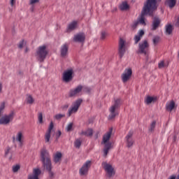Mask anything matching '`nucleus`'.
I'll use <instances>...</instances> for the list:
<instances>
[{
	"mask_svg": "<svg viewBox=\"0 0 179 179\" xmlns=\"http://www.w3.org/2000/svg\"><path fill=\"white\" fill-rule=\"evenodd\" d=\"M175 27H179V16L177 17V19L175 22Z\"/></svg>",
	"mask_w": 179,
	"mask_h": 179,
	"instance_id": "48",
	"label": "nucleus"
},
{
	"mask_svg": "<svg viewBox=\"0 0 179 179\" xmlns=\"http://www.w3.org/2000/svg\"><path fill=\"white\" fill-rule=\"evenodd\" d=\"M62 135V132L60 130L57 131V132L56 133V140H58L59 138V137Z\"/></svg>",
	"mask_w": 179,
	"mask_h": 179,
	"instance_id": "44",
	"label": "nucleus"
},
{
	"mask_svg": "<svg viewBox=\"0 0 179 179\" xmlns=\"http://www.w3.org/2000/svg\"><path fill=\"white\" fill-rule=\"evenodd\" d=\"M55 125L54 122H50L48 129L47 130L46 133H45L44 135V139H45V143H48L50 140L51 137V133H52V130L54 129Z\"/></svg>",
	"mask_w": 179,
	"mask_h": 179,
	"instance_id": "13",
	"label": "nucleus"
},
{
	"mask_svg": "<svg viewBox=\"0 0 179 179\" xmlns=\"http://www.w3.org/2000/svg\"><path fill=\"white\" fill-rule=\"evenodd\" d=\"M5 108V102H2L0 105V115L1 114V112L4 110Z\"/></svg>",
	"mask_w": 179,
	"mask_h": 179,
	"instance_id": "42",
	"label": "nucleus"
},
{
	"mask_svg": "<svg viewBox=\"0 0 179 179\" xmlns=\"http://www.w3.org/2000/svg\"><path fill=\"white\" fill-rule=\"evenodd\" d=\"M159 42V36H155L152 39V43L155 45H156L157 44H158V43Z\"/></svg>",
	"mask_w": 179,
	"mask_h": 179,
	"instance_id": "38",
	"label": "nucleus"
},
{
	"mask_svg": "<svg viewBox=\"0 0 179 179\" xmlns=\"http://www.w3.org/2000/svg\"><path fill=\"white\" fill-rule=\"evenodd\" d=\"M80 135H84L87 137H92L93 135V130L91 128L87 129L85 131H82Z\"/></svg>",
	"mask_w": 179,
	"mask_h": 179,
	"instance_id": "26",
	"label": "nucleus"
},
{
	"mask_svg": "<svg viewBox=\"0 0 179 179\" xmlns=\"http://www.w3.org/2000/svg\"><path fill=\"white\" fill-rule=\"evenodd\" d=\"M73 78V70L72 69H68L64 72L63 81L66 83L72 81Z\"/></svg>",
	"mask_w": 179,
	"mask_h": 179,
	"instance_id": "12",
	"label": "nucleus"
},
{
	"mask_svg": "<svg viewBox=\"0 0 179 179\" xmlns=\"http://www.w3.org/2000/svg\"><path fill=\"white\" fill-rule=\"evenodd\" d=\"M176 139H177V136H173V142H176Z\"/></svg>",
	"mask_w": 179,
	"mask_h": 179,
	"instance_id": "55",
	"label": "nucleus"
},
{
	"mask_svg": "<svg viewBox=\"0 0 179 179\" xmlns=\"http://www.w3.org/2000/svg\"><path fill=\"white\" fill-rule=\"evenodd\" d=\"M156 101H157V98H156V97H153V96H147V98L145 99V102L146 103L147 105H150V104H151L152 102H155Z\"/></svg>",
	"mask_w": 179,
	"mask_h": 179,
	"instance_id": "30",
	"label": "nucleus"
},
{
	"mask_svg": "<svg viewBox=\"0 0 179 179\" xmlns=\"http://www.w3.org/2000/svg\"><path fill=\"white\" fill-rule=\"evenodd\" d=\"M120 8L121 10H127L129 8V6L128 5V3L127 2H123L120 5Z\"/></svg>",
	"mask_w": 179,
	"mask_h": 179,
	"instance_id": "32",
	"label": "nucleus"
},
{
	"mask_svg": "<svg viewBox=\"0 0 179 179\" xmlns=\"http://www.w3.org/2000/svg\"><path fill=\"white\" fill-rule=\"evenodd\" d=\"M43 168L47 170L48 171L52 170V164H51V161L46 160L42 162Z\"/></svg>",
	"mask_w": 179,
	"mask_h": 179,
	"instance_id": "22",
	"label": "nucleus"
},
{
	"mask_svg": "<svg viewBox=\"0 0 179 179\" xmlns=\"http://www.w3.org/2000/svg\"><path fill=\"white\" fill-rule=\"evenodd\" d=\"M176 108H177L176 106V101L173 100L168 101V103H166V110L169 112H171Z\"/></svg>",
	"mask_w": 179,
	"mask_h": 179,
	"instance_id": "21",
	"label": "nucleus"
},
{
	"mask_svg": "<svg viewBox=\"0 0 179 179\" xmlns=\"http://www.w3.org/2000/svg\"><path fill=\"white\" fill-rule=\"evenodd\" d=\"M160 20L158 17H154L152 24V30H157L160 24Z\"/></svg>",
	"mask_w": 179,
	"mask_h": 179,
	"instance_id": "25",
	"label": "nucleus"
},
{
	"mask_svg": "<svg viewBox=\"0 0 179 179\" xmlns=\"http://www.w3.org/2000/svg\"><path fill=\"white\" fill-rule=\"evenodd\" d=\"M150 49V43L147 40H144L138 43V52L139 54H143L145 56L148 55Z\"/></svg>",
	"mask_w": 179,
	"mask_h": 179,
	"instance_id": "5",
	"label": "nucleus"
},
{
	"mask_svg": "<svg viewBox=\"0 0 179 179\" xmlns=\"http://www.w3.org/2000/svg\"><path fill=\"white\" fill-rule=\"evenodd\" d=\"M10 150V147H7L5 152H6V155H8V154L9 153Z\"/></svg>",
	"mask_w": 179,
	"mask_h": 179,
	"instance_id": "50",
	"label": "nucleus"
},
{
	"mask_svg": "<svg viewBox=\"0 0 179 179\" xmlns=\"http://www.w3.org/2000/svg\"><path fill=\"white\" fill-rule=\"evenodd\" d=\"M48 55V50L47 49L46 45H43L39 46L36 49V57L37 60L41 63L44 62Z\"/></svg>",
	"mask_w": 179,
	"mask_h": 179,
	"instance_id": "4",
	"label": "nucleus"
},
{
	"mask_svg": "<svg viewBox=\"0 0 179 179\" xmlns=\"http://www.w3.org/2000/svg\"><path fill=\"white\" fill-rule=\"evenodd\" d=\"M133 131H130L127 133V136H125L126 143L127 144V148H131L133 144L135 143V141L132 138Z\"/></svg>",
	"mask_w": 179,
	"mask_h": 179,
	"instance_id": "17",
	"label": "nucleus"
},
{
	"mask_svg": "<svg viewBox=\"0 0 179 179\" xmlns=\"http://www.w3.org/2000/svg\"><path fill=\"white\" fill-rule=\"evenodd\" d=\"M13 141L14 143L15 141L18 142V145H20V148H22V146L23 145V134L22 131H19L18 133H17L16 136L13 137Z\"/></svg>",
	"mask_w": 179,
	"mask_h": 179,
	"instance_id": "16",
	"label": "nucleus"
},
{
	"mask_svg": "<svg viewBox=\"0 0 179 179\" xmlns=\"http://www.w3.org/2000/svg\"><path fill=\"white\" fill-rule=\"evenodd\" d=\"M164 66V62H160V63H159V69H163Z\"/></svg>",
	"mask_w": 179,
	"mask_h": 179,
	"instance_id": "46",
	"label": "nucleus"
},
{
	"mask_svg": "<svg viewBox=\"0 0 179 179\" xmlns=\"http://www.w3.org/2000/svg\"><path fill=\"white\" fill-rule=\"evenodd\" d=\"M138 24H139V22H138V21H135L134 22H133L132 26H131L133 29H136L137 28V27L138 26Z\"/></svg>",
	"mask_w": 179,
	"mask_h": 179,
	"instance_id": "40",
	"label": "nucleus"
},
{
	"mask_svg": "<svg viewBox=\"0 0 179 179\" xmlns=\"http://www.w3.org/2000/svg\"><path fill=\"white\" fill-rule=\"evenodd\" d=\"M82 103V99H78L74 103H73V106H71L68 110V117H71L73 114L76 113Z\"/></svg>",
	"mask_w": 179,
	"mask_h": 179,
	"instance_id": "6",
	"label": "nucleus"
},
{
	"mask_svg": "<svg viewBox=\"0 0 179 179\" xmlns=\"http://www.w3.org/2000/svg\"><path fill=\"white\" fill-rule=\"evenodd\" d=\"M173 27L171 24H168L165 26L166 34L171 35L173 31Z\"/></svg>",
	"mask_w": 179,
	"mask_h": 179,
	"instance_id": "28",
	"label": "nucleus"
},
{
	"mask_svg": "<svg viewBox=\"0 0 179 179\" xmlns=\"http://www.w3.org/2000/svg\"><path fill=\"white\" fill-rule=\"evenodd\" d=\"M65 117V115L64 114H62V113H58L57 115H55L54 116V118L56 120H62L63 117Z\"/></svg>",
	"mask_w": 179,
	"mask_h": 179,
	"instance_id": "35",
	"label": "nucleus"
},
{
	"mask_svg": "<svg viewBox=\"0 0 179 179\" xmlns=\"http://www.w3.org/2000/svg\"><path fill=\"white\" fill-rule=\"evenodd\" d=\"M121 104H122V100L121 99H116L113 101V104L110 106L109 108V115L108 120H112L115 119L119 115V108L121 107Z\"/></svg>",
	"mask_w": 179,
	"mask_h": 179,
	"instance_id": "2",
	"label": "nucleus"
},
{
	"mask_svg": "<svg viewBox=\"0 0 179 179\" xmlns=\"http://www.w3.org/2000/svg\"><path fill=\"white\" fill-rule=\"evenodd\" d=\"M157 0H147L144 3L141 15L137 20L138 23L140 24L145 25V16L149 15L150 17H153V13L155 10H157Z\"/></svg>",
	"mask_w": 179,
	"mask_h": 179,
	"instance_id": "1",
	"label": "nucleus"
},
{
	"mask_svg": "<svg viewBox=\"0 0 179 179\" xmlns=\"http://www.w3.org/2000/svg\"><path fill=\"white\" fill-rule=\"evenodd\" d=\"M84 90L88 92H90V90L88 87H84Z\"/></svg>",
	"mask_w": 179,
	"mask_h": 179,
	"instance_id": "53",
	"label": "nucleus"
},
{
	"mask_svg": "<svg viewBox=\"0 0 179 179\" xmlns=\"http://www.w3.org/2000/svg\"><path fill=\"white\" fill-rule=\"evenodd\" d=\"M113 133V129H110V130L103 135V143L105 145L104 149H103V157H107V155H108L110 150L112 148V143L109 142L111 135Z\"/></svg>",
	"mask_w": 179,
	"mask_h": 179,
	"instance_id": "3",
	"label": "nucleus"
},
{
	"mask_svg": "<svg viewBox=\"0 0 179 179\" xmlns=\"http://www.w3.org/2000/svg\"><path fill=\"white\" fill-rule=\"evenodd\" d=\"M28 50H29V49H28V48H26V49H25V52H28Z\"/></svg>",
	"mask_w": 179,
	"mask_h": 179,
	"instance_id": "57",
	"label": "nucleus"
},
{
	"mask_svg": "<svg viewBox=\"0 0 179 179\" xmlns=\"http://www.w3.org/2000/svg\"><path fill=\"white\" fill-rule=\"evenodd\" d=\"M178 58H179V51H178Z\"/></svg>",
	"mask_w": 179,
	"mask_h": 179,
	"instance_id": "58",
	"label": "nucleus"
},
{
	"mask_svg": "<svg viewBox=\"0 0 179 179\" xmlns=\"http://www.w3.org/2000/svg\"><path fill=\"white\" fill-rule=\"evenodd\" d=\"M48 171V173H49V176H50V178H54V177H55V173L52 172V170H50V171Z\"/></svg>",
	"mask_w": 179,
	"mask_h": 179,
	"instance_id": "43",
	"label": "nucleus"
},
{
	"mask_svg": "<svg viewBox=\"0 0 179 179\" xmlns=\"http://www.w3.org/2000/svg\"><path fill=\"white\" fill-rule=\"evenodd\" d=\"M24 44H26V42L24 40H22L20 43H18V48L22 49L23 48Z\"/></svg>",
	"mask_w": 179,
	"mask_h": 179,
	"instance_id": "41",
	"label": "nucleus"
},
{
	"mask_svg": "<svg viewBox=\"0 0 179 179\" xmlns=\"http://www.w3.org/2000/svg\"><path fill=\"white\" fill-rule=\"evenodd\" d=\"M39 0H30V5H34L38 3Z\"/></svg>",
	"mask_w": 179,
	"mask_h": 179,
	"instance_id": "47",
	"label": "nucleus"
},
{
	"mask_svg": "<svg viewBox=\"0 0 179 179\" xmlns=\"http://www.w3.org/2000/svg\"><path fill=\"white\" fill-rule=\"evenodd\" d=\"M176 179H179V173H178V175L177 176V177L176 176Z\"/></svg>",
	"mask_w": 179,
	"mask_h": 179,
	"instance_id": "56",
	"label": "nucleus"
},
{
	"mask_svg": "<svg viewBox=\"0 0 179 179\" xmlns=\"http://www.w3.org/2000/svg\"><path fill=\"white\" fill-rule=\"evenodd\" d=\"M177 3V0H166L165 4L168 5V6L170 7V8H173L176 6V4Z\"/></svg>",
	"mask_w": 179,
	"mask_h": 179,
	"instance_id": "29",
	"label": "nucleus"
},
{
	"mask_svg": "<svg viewBox=\"0 0 179 179\" xmlns=\"http://www.w3.org/2000/svg\"><path fill=\"white\" fill-rule=\"evenodd\" d=\"M69 53V45L68 44H64L61 48V56L64 57L68 55Z\"/></svg>",
	"mask_w": 179,
	"mask_h": 179,
	"instance_id": "24",
	"label": "nucleus"
},
{
	"mask_svg": "<svg viewBox=\"0 0 179 179\" xmlns=\"http://www.w3.org/2000/svg\"><path fill=\"white\" fill-rule=\"evenodd\" d=\"M20 169V165H13V173H17Z\"/></svg>",
	"mask_w": 179,
	"mask_h": 179,
	"instance_id": "37",
	"label": "nucleus"
},
{
	"mask_svg": "<svg viewBox=\"0 0 179 179\" xmlns=\"http://www.w3.org/2000/svg\"><path fill=\"white\" fill-rule=\"evenodd\" d=\"M73 124L72 122L69 123L66 127V130L67 132H70L72 131L73 129Z\"/></svg>",
	"mask_w": 179,
	"mask_h": 179,
	"instance_id": "36",
	"label": "nucleus"
},
{
	"mask_svg": "<svg viewBox=\"0 0 179 179\" xmlns=\"http://www.w3.org/2000/svg\"><path fill=\"white\" fill-rule=\"evenodd\" d=\"M38 120L40 124H43V113H38Z\"/></svg>",
	"mask_w": 179,
	"mask_h": 179,
	"instance_id": "39",
	"label": "nucleus"
},
{
	"mask_svg": "<svg viewBox=\"0 0 179 179\" xmlns=\"http://www.w3.org/2000/svg\"><path fill=\"white\" fill-rule=\"evenodd\" d=\"M102 166L103 167L107 176L110 178L113 177L115 174V171L114 169V167L112 166L110 164H108L107 162H103Z\"/></svg>",
	"mask_w": 179,
	"mask_h": 179,
	"instance_id": "7",
	"label": "nucleus"
},
{
	"mask_svg": "<svg viewBox=\"0 0 179 179\" xmlns=\"http://www.w3.org/2000/svg\"><path fill=\"white\" fill-rule=\"evenodd\" d=\"M132 76V70L131 68L125 69L123 73L121 75V79L123 83H127Z\"/></svg>",
	"mask_w": 179,
	"mask_h": 179,
	"instance_id": "10",
	"label": "nucleus"
},
{
	"mask_svg": "<svg viewBox=\"0 0 179 179\" xmlns=\"http://www.w3.org/2000/svg\"><path fill=\"white\" fill-rule=\"evenodd\" d=\"M144 34H145V32L143 29L138 31L137 35L134 36L135 44H137L141 41Z\"/></svg>",
	"mask_w": 179,
	"mask_h": 179,
	"instance_id": "23",
	"label": "nucleus"
},
{
	"mask_svg": "<svg viewBox=\"0 0 179 179\" xmlns=\"http://www.w3.org/2000/svg\"><path fill=\"white\" fill-rule=\"evenodd\" d=\"M73 41L76 43H83L85 41V34L83 33L78 34L74 36Z\"/></svg>",
	"mask_w": 179,
	"mask_h": 179,
	"instance_id": "19",
	"label": "nucleus"
},
{
	"mask_svg": "<svg viewBox=\"0 0 179 179\" xmlns=\"http://www.w3.org/2000/svg\"><path fill=\"white\" fill-rule=\"evenodd\" d=\"M92 166V162L88 160L85 162L83 166L79 170V173L81 176H87L88 174L89 170Z\"/></svg>",
	"mask_w": 179,
	"mask_h": 179,
	"instance_id": "8",
	"label": "nucleus"
},
{
	"mask_svg": "<svg viewBox=\"0 0 179 179\" xmlns=\"http://www.w3.org/2000/svg\"><path fill=\"white\" fill-rule=\"evenodd\" d=\"M78 27V22L77 21H73L70 22L66 28V32L70 33L73 30H76Z\"/></svg>",
	"mask_w": 179,
	"mask_h": 179,
	"instance_id": "20",
	"label": "nucleus"
},
{
	"mask_svg": "<svg viewBox=\"0 0 179 179\" xmlns=\"http://www.w3.org/2000/svg\"><path fill=\"white\" fill-rule=\"evenodd\" d=\"M41 162L50 160V156L47 150L43 149L41 151Z\"/></svg>",
	"mask_w": 179,
	"mask_h": 179,
	"instance_id": "18",
	"label": "nucleus"
},
{
	"mask_svg": "<svg viewBox=\"0 0 179 179\" xmlns=\"http://www.w3.org/2000/svg\"><path fill=\"white\" fill-rule=\"evenodd\" d=\"M156 124H157V122L156 121H153L152 122L150 126V128H149V131L150 132H152L154 131L155 129V127H156Z\"/></svg>",
	"mask_w": 179,
	"mask_h": 179,
	"instance_id": "33",
	"label": "nucleus"
},
{
	"mask_svg": "<svg viewBox=\"0 0 179 179\" xmlns=\"http://www.w3.org/2000/svg\"><path fill=\"white\" fill-rule=\"evenodd\" d=\"M125 43V41L122 38H120L118 46V54L120 58L123 57L126 52L127 48Z\"/></svg>",
	"mask_w": 179,
	"mask_h": 179,
	"instance_id": "11",
	"label": "nucleus"
},
{
	"mask_svg": "<svg viewBox=\"0 0 179 179\" xmlns=\"http://www.w3.org/2000/svg\"><path fill=\"white\" fill-rule=\"evenodd\" d=\"M15 113L11 112L9 115H4L0 118V124H8L13 120Z\"/></svg>",
	"mask_w": 179,
	"mask_h": 179,
	"instance_id": "9",
	"label": "nucleus"
},
{
	"mask_svg": "<svg viewBox=\"0 0 179 179\" xmlns=\"http://www.w3.org/2000/svg\"><path fill=\"white\" fill-rule=\"evenodd\" d=\"M168 179H176V176L173 175L170 178H168Z\"/></svg>",
	"mask_w": 179,
	"mask_h": 179,
	"instance_id": "52",
	"label": "nucleus"
},
{
	"mask_svg": "<svg viewBox=\"0 0 179 179\" xmlns=\"http://www.w3.org/2000/svg\"><path fill=\"white\" fill-rule=\"evenodd\" d=\"M178 173H179V166H178Z\"/></svg>",
	"mask_w": 179,
	"mask_h": 179,
	"instance_id": "59",
	"label": "nucleus"
},
{
	"mask_svg": "<svg viewBox=\"0 0 179 179\" xmlns=\"http://www.w3.org/2000/svg\"><path fill=\"white\" fill-rule=\"evenodd\" d=\"M106 36H107V34L105 32V31H102L101 32V38L102 40H104Z\"/></svg>",
	"mask_w": 179,
	"mask_h": 179,
	"instance_id": "45",
	"label": "nucleus"
},
{
	"mask_svg": "<svg viewBox=\"0 0 179 179\" xmlns=\"http://www.w3.org/2000/svg\"><path fill=\"white\" fill-rule=\"evenodd\" d=\"M83 88V86L78 85L76 88L71 89L69 93V96L73 97L78 96L79 94L82 92Z\"/></svg>",
	"mask_w": 179,
	"mask_h": 179,
	"instance_id": "14",
	"label": "nucleus"
},
{
	"mask_svg": "<svg viewBox=\"0 0 179 179\" xmlns=\"http://www.w3.org/2000/svg\"><path fill=\"white\" fill-rule=\"evenodd\" d=\"M34 101L35 100L31 94H27L26 102L27 104L32 105Z\"/></svg>",
	"mask_w": 179,
	"mask_h": 179,
	"instance_id": "31",
	"label": "nucleus"
},
{
	"mask_svg": "<svg viewBox=\"0 0 179 179\" xmlns=\"http://www.w3.org/2000/svg\"><path fill=\"white\" fill-rule=\"evenodd\" d=\"M69 108V104H68V103H66V104L63 105L62 107V108L63 110H66V109H68Z\"/></svg>",
	"mask_w": 179,
	"mask_h": 179,
	"instance_id": "49",
	"label": "nucleus"
},
{
	"mask_svg": "<svg viewBox=\"0 0 179 179\" xmlns=\"http://www.w3.org/2000/svg\"><path fill=\"white\" fill-rule=\"evenodd\" d=\"M74 145L76 148H80V146L82 145V141L80 139H76L74 142Z\"/></svg>",
	"mask_w": 179,
	"mask_h": 179,
	"instance_id": "34",
	"label": "nucleus"
},
{
	"mask_svg": "<svg viewBox=\"0 0 179 179\" xmlns=\"http://www.w3.org/2000/svg\"><path fill=\"white\" fill-rule=\"evenodd\" d=\"M41 170L38 168L34 169L33 173L28 176L27 179H39L38 176L41 175Z\"/></svg>",
	"mask_w": 179,
	"mask_h": 179,
	"instance_id": "15",
	"label": "nucleus"
},
{
	"mask_svg": "<svg viewBox=\"0 0 179 179\" xmlns=\"http://www.w3.org/2000/svg\"><path fill=\"white\" fill-rule=\"evenodd\" d=\"M16 3V0H10V5L13 6Z\"/></svg>",
	"mask_w": 179,
	"mask_h": 179,
	"instance_id": "51",
	"label": "nucleus"
},
{
	"mask_svg": "<svg viewBox=\"0 0 179 179\" xmlns=\"http://www.w3.org/2000/svg\"><path fill=\"white\" fill-rule=\"evenodd\" d=\"M62 152H56L54 155V159H53L54 162L55 164L59 163L62 159Z\"/></svg>",
	"mask_w": 179,
	"mask_h": 179,
	"instance_id": "27",
	"label": "nucleus"
},
{
	"mask_svg": "<svg viewBox=\"0 0 179 179\" xmlns=\"http://www.w3.org/2000/svg\"><path fill=\"white\" fill-rule=\"evenodd\" d=\"M1 91H2V84L0 83V93L1 92Z\"/></svg>",
	"mask_w": 179,
	"mask_h": 179,
	"instance_id": "54",
	"label": "nucleus"
}]
</instances>
